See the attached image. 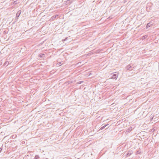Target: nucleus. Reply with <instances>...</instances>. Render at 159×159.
<instances>
[{
    "label": "nucleus",
    "mask_w": 159,
    "mask_h": 159,
    "mask_svg": "<svg viewBox=\"0 0 159 159\" xmlns=\"http://www.w3.org/2000/svg\"><path fill=\"white\" fill-rule=\"evenodd\" d=\"M133 66V65H132V64H130L129 65H128L126 67V69L127 70H132V68H133L134 67H132V66Z\"/></svg>",
    "instance_id": "obj_1"
},
{
    "label": "nucleus",
    "mask_w": 159,
    "mask_h": 159,
    "mask_svg": "<svg viewBox=\"0 0 159 159\" xmlns=\"http://www.w3.org/2000/svg\"><path fill=\"white\" fill-rule=\"evenodd\" d=\"M118 75L117 74H114L111 77V78L112 79H116L117 77H118Z\"/></svg>",
    "instance_id": "obj_2"
},
{
    "label": "nucleus",
    "mask_w": 159,
    "mask_h": 159,
    "mask_svg": "<svg viewBox=\"0 0 159 159\" xmlns=\"http://www.w3.org/2000/svg\"><path fill=\"white\" fill-rule=\"evenodd\" d=\"M132 127H130L129 129H128L126 131V132L127 133H129L132 130Z\"/></svg>",
    "instance_id": "obj_3"
},
{
    "label": "nucleus",
    "mask_w": 159,
    "mask_h": 159,
    "mask_svg": "<svg viewBox=\"0 0 159 159\" xmlns=\"http://www.w3.org/2000/svg\"><path fill=\"white\" fill-rule=\"evenodd\" d=\"M133 153V152L132 151H129L128 153L126 155L128 156H130Z\"/></svg>",
    "instance_id": "obj_4"
},
{
    "label": "nucleus",
    "mask_w": 159,
    "mask_h": 159,
    "mask_svg": "<svg viewBox=\"0 0 159 159\" xmlns=\"http://www.w3.org/2000/svg\"><path fill=\"white\" fill-rule=\"evenodd\" d=\"M58 16V15H55V16H52L51 18V19L52 20H54L55 18L57 16Z\"/></svg>",
    "instance_id": "obj_5"
},
{
    "label": "nucleus",
    "mask_w": 159,
    "mask_h": 159,
    "mask_svg": "<svg viewBox=\"0 0 159 159\" xmlns=\"http://www.w3.org/2000/svg\"><path fill=\"white\" fill-rule=\"evenodd\" d=\"M39 56L40 57H43L45 56V54L43 53H40L39 55Z\"/></svg>",
    "instance_id": "obj_6"
},
{
    "label": "nucleus",
    "mask_w": 159,
    "mask_h": 159,
    "mask_svg": "<svg viewBox=\"0 0 159 159\" xmlns=\"http://www.w3.org/2000/svg\"><path fill=\"white\" fill-rule=\"evenodd\" d=\"M148 37V36L147 35H145L143 36L142 37V40H143V39H145L147 38Z\"/></svg>",
    "instance_id": "obj_7"
},
{
    "label": "nucleus",
    "mask_w": 159,
    "mask_h": 159,
    "mask_svg": "<svg viewBox=\"0 0 159 159\" xmlns=\"http://www.w3.org/2000/svg\"><path fill=\"white\" fill-rule=\"evenodd\" d=\"M20 13L21 12L20 11H19L16 14V16H17L18 17H19V15L20 14Z\"/></svg>",
    "instance_id": "obj_8"
},
{
    "label": "nucleus",
    "mask_w": 159,
    "mask_h": 159,
    "mask_svg": "<svg viewBox=\"0 0 159 159\" xmlns=\"http://www.w3.org/2000/svg\"><path fill=\"white\" fill-rule=\"evenodd\" d=\"M108 124H107L106 125H105L102 127H101L100 129V130L103 129L104 128H105L106 126H107Z\"/></svg>",
    "instance_id": "obj_9"
},
{
    "label": "nucleus",
    "mask_w": 159,
    "mask_h": 159,
    "mask_svg": "<svg viewBox=\"0 0 159 159\" xmlns=\"http://www.w3.org/2000/svg\"><path fill=\"white\" fill-rule=\"evenodd\" d=\"M72 83V81L71 80H69L67 82L65 83V84H67V83H68V84H70L71 83Z\"/></svg>",
    "instance_id": "obj_10"
},
{
    "label": "nucleus",
    "mask_w": 159,
    "mask_h": 159,
    "mask_svg": "<svg viewBox=\"0 0 159 159\" xmlns=\"http://www.w3.org/2000/svg\"><path fill=\"white\" fill-rule=\"evenodd\" d=\"M8 64V62L7 61H6L4 64V65L5 66L6 65H7V66Z\"/></svg>",
    "instance_id": "obj_11"
},
{
    "label": "nucleus",
    "mask_w": 159,
    "mask_h": 159,
    "mask_svg": "<svg viewBox=\"0 0 159 159\" xmlns=\"http://www.w3.org/2000/svg\"><path fill=\"white\" fill-rule=\"evenodd\" d=\"M83 82V81H81L78 82L77 83V84H81Z\"/></svg>",
    "instance_id": "obj_12"
},
{
    "label": "nucleus",
    "mask_w": 159,
    "mask_h": 159,
    "mask_svg": "<svg viewBox=\"0 0 159 159\" xmlns=\"http://www.w3.org/2000/svg\"><path fill=\"white\" fill-rule=\"evenodd\" d=\"M39 156L37 155L35 156V159H39Z\"/></svg>",
    "instance_id": "obj_13"
},
{
    "label": "nucleus",
    "mask_w": 159,
    "mask_h": 159,
    "mask_svg": "<svg viewBox=\"0 0 159 159\" xmlns=\"http://www.w3.org/2000/svg\"><path fill=\"white\" fill-rule=\"evenodd\" d=\"M140 153V152L139 151H138L136 152V154L137 155Z\"/></svg>",
    "instance_id": "obj_14"
},
{
    "label": "nucleus",
    "mask_w": 159,
    "mask_h": 159,
    "mask_svg": "<svg viewBox=\"0 0 159 159\" xmlns=\"http://www.w3.org/2000/svg\"><path fill=\"white\" fill-rule=\"evenodd\" d=\"M150 25V23H148L147 24V25L146 27H150V25Z\"/></svg>",
    "instance_id": "obj_15"
},
{
    "label": "nucleus",
    "mask_w": 159,
    "mask_h": 159,
    "mask_svg": "<svg viewBox=\"0 0 159 159\" xmlns=\"http://www.w3.org/2000/svg\"><path fill=\"white\" fill-rule=\"evenodd\" d=\"M67 39V38H66L65 39H62V41L63 42V41H65V40H66V39Z\"/></svg>",
    "instance_id": "obj_16"
},
{
    "label": "nucleus",
    "mask_w": 159,
    "mask_h": 159,
    "mask_svg": "<svg viewBox=\"0 0 159 159\" xmlns=\"http://www.w3.org/2000/svg\"><path fill=\"white\" fill-rule=\"evenodd\" d=\"M58 64L59 66H61L62 65V64H61V62L58 63Z\"/></svg>",
    "instance_id": "obj_17"
},
{
    "label": "nucleus",
    "mask_w": 159,
    "mask_h": 159,
    "mask_svg": "<svg viewBox=\"0 0 159 159\" xmlns=\"http://www.w3.org/2000/svg\"><path fill=\"white\" fill-rule=\"evenodd\" d=\"M127 2V0H124V3H125Z\"/></svg>",
    "instance_id": "obj_18"
}]
</instances>
